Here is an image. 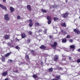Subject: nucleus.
Returning a JSON list of instances; mask_svg holds the SVG:
<instances>
[{
	"label": "nucleus",
	"instance_id": "f257e3e1",
	"mask_svg": "<svg viewBox=\"0 0 80 80\" xmlns=\"http://www.w3.org/2000/svg\"><path fill=\"white\" fill-rule=\"evenodd\" d=\"M47 20H48V25L52 23V17L50 16H48L46 18Z\"/></svg>",
	"mask_w": 80,
	"mask_h": 80
},
{
	"label": "nucleus",
	"instance_id": "f03ea898",
	"mask_svg": "<svg viewBox=\"0 0 80 80\" xmlns=\"http://www.w3.org/2000/svg\"><path fill=\"white\" fill-rule=\"evenodd\" d=\"M57 46V42H54L53 43V44H52L51 45V47L53 48L54 50H56L57 49V48H56V47Z\"/></svg>",
	"mask_w": 80,
	"mask_h": 80
},
{
	"label": "nucleus",
	"instance_id": "7ed1b4c3",
	"mask_svg": "<svg viewBox=\"0 0 80 80\" xmlns=\"http://www.w3.org/2000/svg\"><path fill=\"white\" fill-rule=\"evenodd\" d=\"M69 15V13H68L67 12L65 13L64 14H62V17L64 18H67Z\"/></svg>",
	"mask_w": 80,
	"mask_h": 80
},
{
	"label": "nucleus",
	"instance_id": "20e7f679",
	"mask_svg": "<svg viewBox=\"0 0 80 80\" xmlns=\"http://www.w3.org/2000/svg\"><path fill=\"white\" fill-rule=\"evenodd\" d=\"M32 19H30L29 20V22H30L29 23V26L30 27H32L33 26V23L32 22Z\"/></svg>",
	"mask_w": 80,
	"mask_h": 80
},
{
	"label": "nucleus",
	"instance_id": "39448f33",
	"mask_svg": "<svg viewBox=\"0 0 80 80\" xmlns=\"http://www.w3.org/2000/svg\"><path fill=\"white\" fill-rule=\"evenodd\" d=\"M60 75H58L56 77V78H53L52 80H60Z\"/></svg>",
	"mask_w": 80,
	"mask_h": 80
},
{
	"label": "nucleus",
	"instance_id": "423d86ee",
	"mask_svg": "<svg viewBox=\"0 0 80 80\" xmlns=\"http://www.w3.org/2000/svg\"><path fill=\"white\" fill-rule=\"evenodd\" d=\"M70 48L72 49V51H73L74 49H75V45H71L70 46Z\"/></svg>",
	"mask_w": 80,
	"mask_h": 80
},
{
	"label": "nucleus",
	"instance_id": "0eeeda50",
	"mask_svg": "<svg viewBox=\"0 0 80 80\" xmlns=\"http://www.w3.org/2000/svg\"><path fill=\"white\" fill-rule=\"evenodd\" d=\"M27 9L29 11L31 12L32 11V8H31V6L30 5H28L27 6Z\"/></svg>",
	"mask_w": 80,
	"mask_h": 80
},
{
	"label": "nucleus",
	"instance_id": "6e6552de",
	"mask_svg": "<svg viewBox=\"0 0 80 80\" xmlns=\"http://www.w3.org/2000/svg\"><path fill=\"white\" fill-rule=\"evenodd\" d=\"M4 19L5 20H9V18H8V15L6 14L5 15Z\"/></svg>",
	"mask_w": 80,
	"mask_h": 80
},
{
	"label": "nucleus",
	"instance_id": "1a4fd4ad",
	"mask_svg": "<svg viewBox=\"0 0 80 80\" xmlns=\"http://www.w3.org/2000/svg\"><path fill=\"white\" fill-rule=\"evenodd\" d=\"M73 31L75 32V33H77L78 34H80V32L79 31L78 29H75L73 30Z\"/></svg>",
	"mask_w": 80,
	"mask_h": 80
},
{
	"label": "nucleus",
	"instance_id": "9d476101",
	"mask_svg": "<svg viewBox=\"0 0 80 80\" xmlns=\"http://www.w3.org/2000/svg\"><path fill=\"white\" fill-rule=\"evenodd\" d=\"M10 10L11 13H13L15 10V9L12 7H10Z\"/></svg>",
	"mask_w": 80,
	"mask_h": 80
},
{
	"label": "nucleus",
	"instance_id": "9b49d317",
	"mask_svg": "<svg viewBox=\"0 0 80 80\" xmlns=\"http://www.w3.org/2000/svg\"><path fill=\"white\" fill-rule=\"evenodd\" d=\"M58 59V56L55 55V56L54 58V60L55 62H57Z\"/></svg>",
	"mask_w": 80,
	"mask_h": 80
},
{
	"label": "nucleus",
	"instance_id": "f8f14e48",
	"mask_svg": "<svg viewBox=\"0 0 80 80\" xmlns=\"http://www.w3.org/2000/svg\"><path fill=\"white\" fill-rule=\"evenodd\" d=\"M40 48L41 49H42V50H44V49H45L47 47H46L44 45H42L40 47Z\"/></svg>",
	"mask_w": 80,
	"mask_h": 80
},
{
	"label": "nucleus",
	"instance_id": "ddd939ff",
	"mask_svg": "<svg viewBox=\"0 0 80 80\" xmlns=\"http://www.w3.org/2000/svg\"><path fill=\"white\" fill-rule=\"evenodd\" d=\"M0 7L3 10H7V7L2 4H0Z\"/></svg>",
	"mask_w": 80,
	"mask_h": 80
},
{
	"label": "nucleus",
	"instance_id": "4468645a",
	"mask_svg": "<svg viewBox=\"0 0 80 80\" xmlns=\"http://www.w3.org/2000/svg\"><path fill=\"white\" fill-rule=\"evenodd\" d=\"M25 58L26 59V60L27 61H28V60H29L30 58H29V57L28 56V55H26L25 56Z\"/></svg>",
	"mask_w": 80,
	"mask_h": 80
},
{
	"label": "nucleus",
	"instance_id": "2eb2a0df",
	"mask_svg": "<svg viewBox=\"0 0 80 80\" xmlns=\"http://www.w3.org/2000/svg\"><path fill=\"white\" fill-rule=\"evenodd\" d=\"M21 37L22 38H25V37H26V35L25 34V33L23 32L21 34Z\"/></svg>",
	"mask_w": 80,
	"mask_h": 80
},
{
	"label": "nucleus",
	"instance_id": "dca6fc26",
	"mask_svg": "<svg viewBox=\"0 0 80 80\" xmlns=\"http://www.w3.org/2000/svg\"><path fill=\"white\" fill-rule=\"evenodd\" d=\"M9 37H10V36L8 35H6L4 36V38L5 39L7 40H8V39H9Z\"/></svg>",
	"mask_w": 80,
	"mask_h": 80
},
{
	"label": "nucleus",
	"instance_id": "f3484780",
	"mask_svg": "<svg viewBox=\"0 0 80 80\" xmlns=\"http://www.w3.org/2000/svg\"><path fill=\"white\" fill-rule=\"evenodd\" d=\"M67 39L66 38H64L62 40V43H65L67 42Z\"/></svg>",
	"mask_w": 80,
	"mask_h": 80
},
{
	"label": "nucleus",
	"instance_id": "a211bd4d",
	"mask_svg": "<svg viewBox=\"0 0 80 80\" xmlns=\"http://www.w3.org/2000/svg\"><path fill=\"white\" fill-rule=\"evenodd\" d=\"M61 26H62V27H67V25H66V24L65 22L62 23L61 24Z\"/></svg>",
	"mask_w": 80,
	"mask_h": 80
},
{
	"label": "nucleus",
	"instance_id": "6ab92c4d",
	"mask_svg": "<svg viewBox=\"0 0 80 80\" xmlns=\"http://www.w3.org/2000/svg\"><path fill=\"white\" fill-rule=\"evenodd\" d=\"M7 74H8V72H5L2 73V76H6V75H7Z\"/></svg>",
	"mask_w": 80,
	"mask_h": 80
},
{
	"label": "nucleus",
	"instance_id": "aec40b11",
	"mask_svg": "<svg viewBox=\"0 0 80 80\" xmlns=\"http://www.w3.org/2000/svg\"><path fill=\"white\" fill-rule=\"evenodd\" d=\"M41 11H42V12H43V13H47V10L44 9H42L41 10Z\"/></svg>",
	"mask_w": 80,
	"mask_h": 80
},
{
	"label": "nucleus",
	"instance_id": "412c9836",
	"mask_svg": "<svg viewBox=\"0 0 80 80\" xmlns=\"http://www.w3.org/2000/svg\"><path fill=\"white\" fill-rule=\"evenodd\" d=\"M35 25H36V26H37L38 27H39V26H40V23H39L38 22H36L35 23Z\"/></svg>",
	"mask_w": 80,
	"mask_h": 80
},
{
	"label": "nucleus",
	"instance_id": "4be33fe9",
	"mask_svg": "<svg viewBox=\"0 0 80 80\" xmlns=\"http://www.w3.org/2000/svg\"><path fill=\"white\" fill-rule=\"evenodd\" d=\"M10 52L6 54H5V57H8V56H10Z\"/></svg>",
	"mask_w": 80,
	"mask_h": 80
},
{
	"label": "nucleus",
	"instance_id": "5701e85b",
	"mask_svg": "<svg viewBox=\"0 0 80 80\" xmlns=\"http://www.w3.org/2000/svg\"><path fill=\"white\" fill-rule=\"evenodd\" d=\"M32 77L34 78H37L38 77V76L36 74H34L32 75Z\"/></svg>",
	"mask_w": 80,
	"mask_h": 80
},
{
	"label": "nucleus",
	"instance_id": "b1692460",
	"mask_svg": "<svg viewBox=\"0 0 80 80\" xmlns=\"http://www.w3.org/2000/svg\"><path fill=\"white\" fill-rule=\"evenodd\" d=\"M53 69L52 68H51L48 69V71L49 72H53Z\"/></svg>",
	"mask_w": 80,
	"mask_h": 80
},
{
	"label": "nucleus",
	"instance_id": "393cba45",
	"mask_svg": "<svg viewBox=\"0 0 80 80\" xmlns=\"http://www.w3.org/2000/svg\"><path fill=\"white\" fill-rule=\"evenodd\" d=\"M58 18L57 17H54L53 18V20L54 21H57V20H58Z\"/></svg>",
	"mask_w": 80,
	"mask_h": 80
},
{
	"label": "nucleus",
	"instance_id": "a878e982",
	"mask_svg": "<svg viewBox=\"0 0 80 80\" xmlns=\"http://www.w3.org/2000/svg\"><path fill=\"white\" fill-rule=\"evenodd\" d=\"M15 48L16 49H17V50H19L18 49H20V48L18 47V46H16Z\"/></svg>",
	"mask_w": 80,
	"mask_h": 80
},
{
	"label": "nucleus",
	"instance_id": "bb28decb",
	"mask_svg": "<svg viewBox=\"0 0 80 80\" xmlns=\"http://www.w3.org/2000/svg\"><path fill=\"white\" fill-rule=\"evenodd\" d=\"M1 59L2 60V62H3V61H5V57H3V56L2 57Z\"/></svg>",
	"mask_w": 80,
	"mask_h": 80
},
{
	"label": "nucleus",
	"instance_id": "cd10ccee",
	"mask_svg": "<svg viewBox=\"0 0 80 80\" xmlns=\"http://www.w3.org/2000/svg\"><path fill=\"white\" fill-rule=\"evenodd\" d=\"M30 42H31V40L28 39L27 41V43H30Z\"/></svg>",
	"mask_w": 80,
	"mask_h": 80
},
{
	"label": "nucleus",
	"instance_id": "c85d7f7f",
	"mask_svg": "<svg viewBox=\"0 0 80 80\" xmlns=\"http://www.w3.org/2000/svg\"><path fill=\"white\" fill-rule=\"evenodd\" d=\"M66 38H70V36L69 35H68L66 37Z\"/></svg>",
	"mask_w": 80,
	"mask_h": 80
},
{
	"label": "nucleus",
	"instance_id": "c756f323",
	"mask_svg": "<svg viewBox=\"0 0 80 80\" xmlns=\"http://www.w3.org/2000/svg\"><path fill=\"white\" fill-rule=\"evenodd\" d=\"M21 18H20V16H18L17 19V20H20Z\"/></svg>",
	"mask_w": 80,
	"mask_h": 80
},
{
	"label": "nucleus",
	"instance_id": "7c9ffc66",
	"mask_svg": "<svg viewBox=\"0 0 80 80\" xmlns=\"http://www.w3.org/2000/svg\"><path fill=\"white\" fill-rule=\"evenodd\" d=\"M28 33L30 35H32V32L31 31H29L28 32Z\"/></svg>",
	"mask_w": 80,
	"mask_h": 80
},
{
	"label": "nucleus",
	"instance_id": "2f4dec72",
	"mask_svg": "<svg viewBox=\"0 0 80 80\" xmlns=\"http://www.w3.org/2000/svg\"><path fill=\"white\" fill-rule=\"evenodd\" d=\"M8 62H9L10 63H12L13 62V61L11 59H8Z\"/></svg>",
	"mask_w": 80,
	"mask_h": 80
},
{
	"label": "nucleus",
	"instance_id": "473e14b6",
	"mask_svg": "<svg viewBox=\"0 0 80 80\" xmlns=\"http://www.w3.org/2000/svg\"><path fill=\"white\" fill-rule=\"evenodd\" d=\"M31 53L32 54H33L34 52H35V51H34L33 50H31Z\"/></svg>",
	"mask_w": 80,
	"mask_h": 80
},
{
	"label": "nucleus",
	"instance_id": "72a5a7b5",
	"mask_svg": "<svg viewBox=\"0 0 80 80\" xmlns=\"http://www.w3.org/2000/svg\"><path fill=\"white\" fill-rule=\"evenodd\" d=\"M77 63H80V59H78V60H77Z\"/></svg>",
	"mask_w": 80,
	"mask_h": 80
},
{
	"label": "nucleus",
	"instance_id": "f704fd0d",
	"mask_svg": "<svg viewBox=\"0 0 80 80\" xmlns=\"http://www.w3.org/2000/svg\"><path fill=\"white\" fill-rule=\"evenodd\" d=\"M59 70H63V68H62L59 67Z\"/></svg>",
	"mask_w": 80,
	"mask_h": 80
},
{
	"label": "nucleus",
	"instance_id": "c9c22d12",
	"mask_svg": "<svg viewBox=\"0 0 80 80\" xmlns=\"http://www.w3.org/2000/svg\"><path fill=\"white\" fill-rule=\"evenodd\" d=\"M49 37L50 38H53V36H51L50 35L49 36Z\"/></svg>",
	"mask_w": 80,
	"mask_h": 80
},
{
	"label": "nucleus",
	"instance_id": "e433bc0d",
	"mask_svg": "<svg viewBox=\"0 0 80 80\" xmlns=\"http://www.w3.org/2000/svg\"><path fill=\"white\" fill-rule=\"evenodd\" d=\"M63 33H64V34H65V35H66V34H67V32H65V31H64Z\"/></svg>",
	"mask_w": 80,
	"mask_h": 80
},
{
	"label": "nucleus",
	"instance_id": "4c0bfd02",
	"mask_svg": "<svg viewBox=\"0 0 80 80\" xmlns=\"http://www.w3.org/2000/svg\"><path fill=\"white\" fill-rule=\"evenodd\" d=\"M8 46H9V47H10V45H11V43H8Z\"/></svg>",
	"mask_w": 80,
	"mask_h": 80
},
{
	"label": "nucleus",
	"instance_id": "58836bf2",
	"mask_svg": "<svg viewBox=\"0 0 80 80\" xmlns=\"http://www.w3.org/2000/svg\"><path fill=\"white\" fill-rule=\"evenodd\" d=\"M70 42H73V40H72V39H70Z\"/></svg>",
	"mask_w": 80,
	"mask_h": 80
},
{
	"label": "nucleus",
	"instance_id": "ea45409f",
	"mask_svg": "<svg viewBox=\"0 0 80 80\" xmlns=\"http://www.w3.org/2000/svg\"><path fill=\"white\" fill-rule=\"evenodd\" d=\"M32 55H34V56H35L36 55H37V54H36V52H34V53L33 54H32Z\"/></svg>",
	"mask_w": 80,
	"mask_h": 80
},
{
	"label": "nucleus",
	"instance_id": "a19ab883",
	"mask_svg": "<svg viewBox=\"0 0 80 80\" xmlns=\"http://www.w3.org/2000/svg\"><path fill=\"white\" fill-rule=\"evenodd\" d=\"M41 65H43V62L42 61H41Z\"/></svg>",
	"mask_w": 80,
	"mask_h": 80
},
{
	"label": "nucleus",
	"instance_id": "79ce46f5",
	"mask_svg": "<svg viewBox=\"0 0 80 80\" xmlns=\"http://www.w3.org/2000/svg\"><path fill=\"white\" fill-rule=\"evenodd\" d=\"M69 59L70 60H72V58L69 57Z\"/></svg>",
	"mask_w": 80,
	"mask_h": 80
},
{
	"label": "nucleus",
	"instance_id": "37998d69",
	"mask_svg": "<svg viewBox=\"0 0 80 80\" xmlns=\"http://www.w3.org/2000/svg\"><path fill=\"white\" fill-rule=\"evenodd\" d=\"M10 47H13V46L11 44Z\"/></svg>",
	"mask_w": 80,
	"mask_h": 80
},
{
	"label": "nucleus",
	"instance_id": "c03bdc74",
	"mask_svg": "<svg viewBox=\"0 0 80 80\" xmlns=\"http://www.w3.org/2000/svg\"><path fill=\"white\" fill-rule=\"evenodd\" d=\"M59 68H56L55 70H59Z\"/></svg>",
	"mask_w": 80,
	"mask_h": 80
},
{
	"label": "nucleus",
	"instance_id": "a18cd8bd",
	"mask_svg": "<svg viewBox=\"0 0 80 80\" xmlns=\"http://www.w3.org/2000/svg\"><path fill=\"white\" fill-rule=\"evenodd\" d=\"M42 31V30H39V32H41Z\"/></svg>",
	"mask_w": 80,
	"mask_h": 80
},
{
	"label": "nucleus",
	"instance_id": "49530a36",
	"mask_svg": "<svg viewBox=\"0 0 80 80\" xmlns=\"http://www.w3.org/2000/svg\"><path fill=\"white\" fill-rule=\"evenodd\" d=\"M64 31L63 30H61V32H62L63 33V32H64Z\"/></svg>",
	"mask_w": 80,
	"mask_h": 80
},
{
	"label": "nucleus",
	"instance_id": "de8ad7c7",
	"mask_svg": "<svg viewBox=\"0 0 80 80\" xmlns=\"http://www.w3.org/2000/svg\"><path fill=\"white\" fill-rule=\"evenodd\" d=\"M3 2H6V0H2Z\"/></svg>",
	"mask_w": 80,
	"mask_h": 80
},
{
	"label": "nucleus",
	"instance_id": "09e8293b",
	"mask_svg": "<svg viewBox=\"0 0 80 80\" xmlns=\"http://www.w3.org/2000/svg\"><path fill=\"white\" fill-rule=\"evenodd\" d=\"M78 52H80V48H79V49L78 50Z\"/></svg>",
	"mask_w": 80,
	"mask_h": 80
},
{
	"label": "nucleus",
	"instance_id": "8fccbe9b",
	"mask_svg": "<svg viewBox=\"0 0 80 80\" xmlns=\"http://www.w3.org/2000/svg\"><path fill=\"white\" fill-rule=\"evenodd\" d=\"M15 72H16V73H18V70H16Z\"/></svg>",
	"mask_w": 80,
	"mask_h": 80
},
{
	"label": "nucleus",
	"instance_id": "3c124183",
	"mask_svg": "<svg viewBox=\"0 0 80 80\" xmlns=\"http://www.w3.org/2000/svg\"><path fill=\"white\" fill-rule=\"evenodd\" d=\"M5 80H8V78H6L5 79Z\"/></svg>",
	"mask_w": 80,
	"mask_h": 80
},
{
	"label": "nucleus",
	"instance_id": "603ef678",
	"mask_svg": "<svg viewBox=\"0 0 80 80\" xmlns=\"http://www.w3.org/2000/svg\"><path fill=\"white\" fill-rule=\"evenodd\" d=\"M44 31H45V32H47V29H44Z\"/></svg>",
	"mask_w": 80,
	"mask_h": 80
},
{
	"label": "nucleus",
	"instance_id": "864d4df0",
	"mask_svg": "<svg viewBox=\"0 0 80 80\" xmlns=\"http://www.w3.org/2000/svg\"><path fill=\"white\" fill-rule=\"evenodd\" d=\"M16 40H17V41H18V40H19L18 39H16Z\"/></svg>",
	"mask_w": 80,
	"mask_h": 80
},
{
	"label": "nucleus",
	"instance_id": "5fc2aeb1",
	"mask_svg": "<svg viewBox=\"0 0 80 80\" xmlns=\"http://www.w3.org/2000/svg\"><path fill=\"white\" fill-rule=\"evenodd\" d=\"M79 18L80 19V16L79 17Z\"/></svg>",
	"mask_w": 80,
	"mask_h": 80
},
{
	"label": "nucleus",
	"instance_id": "6e6d98bb",
	"mask_svg": "<svg viewBox=\"0 0 80 80\" xmlns=\"http://www.w3.org/2000/svg\"><path fill=\"white\" fill-rule=\"evenodd\" d=\"M79 13H80V10H79Z\"/></svg>",
	"mask_w": 80,
	"mask_h": 80
},
{
	"label": "nucleus",
	"instance_id": "4d7b16f0",
	"mask_svg": "<svg viewBox=\"0 0 80 80\" xmlns=\"http://www.w3.org/2000/svg\"><path fill=\"white\" fill-rule=\"evenodd\" d=\"M77 0H75V1H77Z\"/></svg>",
	"mask_w": 80,
	"mask_h": 80
}]
</instances>
